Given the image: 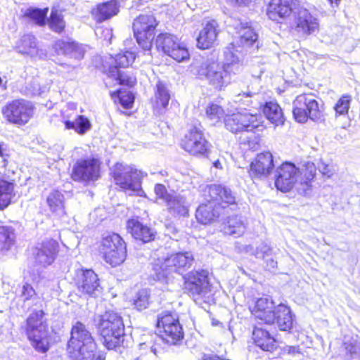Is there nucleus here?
<instances>
[{"instance_id": "36", "label": "nucleus", "mask_w": 360, "mask_h": 360, "mask_svg": "<svg viewBox=\"0 0 360 360\" xmlns=\"http://www.w3.org/2000/svg\"><path fill=\"white\" fill-rule=\"evenodd\" d=\"M15 244V229L10 226H0V250L8 252Z\"/></svg>"}, {"instance_id": "10", "label": "nucleus", "mask_w": 360, "mask_h": 360, "mask_svg": "<svg viewBox=\"0 0 360 360\" xmlns=\"http://www.w3.org/2000/svg\"><path fill=\"white\" fill-rule=\"evenodd\" d=\"M114 184L124 192H139L142 190L143 179L146 174L133 165L116 162L109 174Z\"/></svg>"}, {"instance_id": "14", "label": "nucleus", "mask_w": 360, "mask_h": 360, "mask_svg": "<svg viewBox=\"0 0 360 360\" xmlns=\"http://www.w3.org/2000/svg\"><path fill=\"white\" fill-rule=\"evenodd\" d=\"M34 104L22 98L13 99L7 102L1 110L5 121L17 127L27 124L34 117Z\"/></svg>"}, {"instance_id": "26", "label": "nucleus", "mask_w": 360, "mask_h": 360, "mask_svg": "<svg viewBox=\"0 0 360 360\" xmlns=\"http://www.w3.org/2000/svg\"><path fill=\"white\" fill-rule=\"evenodd\" d=\"M126 229L131 238L141 244L153 242L156 238V231L136 218L129 219L126 223Z\"/></svg>"}, {"instance_id": "46", "label": "nucleus", "mask_w": 360, "mask_h": 360, "mask_svg": "<svg viewBox=\"0 0 360 360\" xmlns=\"http://www.w3.org/2000/svg\"><path fill=\"white\" fill-rule=\"evenodd\" d=\"M150 295L148 290L141 289L135 295L132 300V304L139 311H142L148 307L150 303Z\"/></svg>"}, {"instance_id": "54", "label": "nucleus", "mask_w": 360, "mask_h": 360, "mask_svg": "<svg viewBox=\"0 0 360 360\" xmlns=\"http://www.w3.org/2000/svg\"><path fill=\"white\" fill-rule=\"evenodd\" d=\"M328 166L324 167V169L321 172L323 176H326V178H330L333 175V171L330 169L327 168Z\"/></svg>"}, {"instance_id": "2", "label": "nucleus", "mask_w": 360, "mask_h": 360, "mask_svg": "<svg viewBox=\"0 0 360 360\" xmlns=\"http://www.w3.org/2000/svg\"><path fill=\"white\" fill-rule=\"evenodd\" d=\"M44 310H34L25 321L24 333L32 348L39 353L46 354L52 346L49 324Z\"/></svg>"}, {"instance_id": "51", "label": "nucleus", "mask_w": 360, "mask_h": 360, "mask_svg": "<svg viewBox=\"0 0 360 360\" xmlns=\"http://www.w3.org/2000/svg\"><path fill=\"white\" fill-rule=\"evenodd\" d=\"M300 353V349L299 346H285L283 348L281 354L289 355L295 356Z\"/></svg>"}, {"instance_id": "45", "label": "nucleus", "mask_w": 360, "mask_h": 360, "mask_svg": "<svg viewBox=\"0 0 360 360\" xmlns=\"http://www.w3.org/2000/svg\"><path fill=\"white\" fill-rule=\"evenodd\" d=\"M243 224L238 216L228 217L223 225L224 232L227 235L238 236L242 233Z\"/></svg>"}, {"instance_id": "23", "label": "nucleus", "mask_w": 360, "mask_h": 360, "mask_svg": "<svg viewBox=\"0 0 360 360\" xmlns=\"http://www.w3.org/2000/svg\"><path fill=\"white\" fill-rule=\"evenodd\" d=\"M76 286L81 294L89 297H96L103 289L98 274L91 269H81Z\"/></svg>"}, {"instance_id": "41", "label": "nucleus", "mask_w": 360, "mask_h": 360, "mask_svg": "<svg viewBox=\"0 0 360 360\" xmlns=\"http://www.w3.org/2000/svg\"><path fill=\"white\" fill-rule=\"evenodd\" d=\"M238 32L240 43L243 46H252L257 40V34L250 25H241Z\"/></svg>"}, {"instance_id": "44", "label": "nucleus", "mask_w": 360, "mask_h": 360, "mask_svg": "<svg viewBox=\"0 0 360 360\" xmlns=\"http://www.w3.org/2000/svg\"><path fill=\"white\" fill-rule=\"evenodd\" d=\"M352 96L350 94H342L335 103L333 109L335 117L346 116L349 113Z\"/></svg>"}, {"instance_id": "13", "label": "nucleus", "mask_w": 360, "mask_h": 360, "mask_svg": "<svg viewBox=\"0 0 360 360\" xmlns=\"http://www.w3.org/2000/svg\"><path fill=\"white\" fill-rule=\"evenodd\" d=\"M159 20L152 12L141 13L133 20V35L139 46L144 51H150Z\"/></svg>"}, {"instance_id": "7", "label": "nucleus", "mask_w": 360, "mask_h": 360, "mask_svg": "<svg viewBox=\"0 0 360 360\" xmlns=\"http://www.w3.org/2000/svg\"><path fill=\"white\" fill-rule=\"evenodd\" d=\"M97 252L106 264L115 268L127 259V243L119 233L110 232L101 238L97 243Z\"/></svg>"}, {"instance_id": "56", "label": "nucleus", "mask_w": 360, "mask_h": 360, "mask_svg": "<svg viewBox=\"0 0 360 360\" xmlns=\"http://www.w3.org/2000/svg\"><path fill=\"white\" fill-rule=\"evenodd\" d=\"M213 165L214 167H215L216 168H219L221 169V163L219 162V160H216L214 163H213Z\"/></svg>"}, {"instance_id": "35", "label": "nucleus", "mask_w": 360, "mask_h": 360, "mask_svg": "<svg viewBox=\"0 0 360 360\" xmlns=\"http://www.w3.org/2000/svg\"><path fill=\"white\" fill-rule=\"evenodd\" d=\"M110 96L115 103H119L124 109H131L135 101V96L132 92L122 89L110 91Z\"/></svg>"}, {"instance_id": "20", "label": "nucleus", "mask_w": 360, "mask_h": 360, "mask_svg": "<svg viewBox=\"0 0 360 360\" xmlns=\"http://www.w3.org/2000/svg\"><path fill=\"white\" fill-rule=\"evenodd\" d=\"M298 168L290 162H282L276 170L274 184L282 193H289L295 189Z\"/></svg>"}, {"instance_id": "17", "label": "nucleus", "mask_w": 360, "mask_h": 360, "mask_svg": "<svg viewBox=\"0 0 360 360\" xmlns=\"http://www.w3.org/2000/svg\"><path fill=\"white\" fill-rule=\"evenodd\" d=\"M154 44L158 51L178 63L187 61L190 59L188 48L173 34L169 32L159 33L155 38Z\"/></svg>"}, {"instance_id": "30", "label": "nucleus", "mask_w": 360, "mask_h": 360, "mask_svg": "<svg viewBox=\"0 0 360 360\" xmlns=\"http://www.w3.org/2000/svg\"><path fill=\"white\" fill-rule=\"evenodd\" d=\"M273 319L270 325H276L281 331L291 333L295 324V316L290 308L284 304H277V309L274 311Z\"/></svg>"}, {"instance_id": "49", "label": "nucleus", "mask_w": 360, "mask_h": 360, "mask_svg": "<svg viewBox=\"0 0 360 360\" xmlns=\"http://www.w3.org/2000/svg\"><path fill=\"white\" fill-rule=\"evenodd\" d=\"M156 199L162 200L165 205L175 195L169 193L166 186L162 184H156L154 186Z\"/></svg>"}, {"instance_id": "4", "label": "nucleus", "mask_w": 360, "mask_h": 360, "mask_svg": "<svg viewBox=\"0 0 360 360\" xmlns=\"http://www.w3.org/2000/svg\"><path fill=\"white\" fill-rule=\"evenodd\" d=\"M97 332L103 345L108 349H115L124 342V324L117 313L106 311L99 316Z\"/></svg>"}, {"instance_id": "48", "label": "nucleus", "mask_w": 360, "mask_h": 360, "mask_svg": "<svg viewBox=\"0 0 360 360\" xmlns=\"http://www.w3.org/2000/svg\"><path fill=\"white\" fill-rule=\"evenodd\" d=\"M55 49L60 51L63 53L67 54L75 52L79 49V44L73 40L59 39L55 42Z\"/></svg>"}, {"instance_id": "3", "label": "nucleus", "mask_w": 360, "mask_h": 360, "mask_svg": "<svg viewBox=\"0 0 360 360\" xmlns=\"http://www.w3.org/2000/svg\"><path fill=\"white\" fill-rule=\"evenodd\" d=\"M97 343L91 333L81 321H77L71 328L70 337L67 344V352L74 360L94 357Z\"/></svg>"}, {"instance_id": "18", "label": "nucleus", "mask_w": 360, "mask_h": 360, "mask_svg": "<svg viewBox=\"0 0 360 360\" xmlns=\"http://www.w3.org/2000/svg\"><path fill=\"white\" fill-rule=\"evenodd\" d=\"M299 0H269L266 5V15L274 22L290 20L300 8Z\"/></svg>"}, {"instance_id": "32", "label": "nucleus", "mask_w": 360, "mask_h": 360, "mask_svg": "<svg viewBox=\"0 0 360 360\" xmlns=\"http://www.w3.org/2000/svg\"><path fill=\"white\" fill-rule=\"evenodd\" d=\"M167 212L176 219L189 217V206L184 197L175 195L167 204Z\"/></svg>"}, {"instance_id": "50", "label": "nucleus", "mask_w": 360, "mask_h": 360, "mask_svg": "<svg viewBox=\"0 0 360 360\" xmlns=\"http://www.w3.org/2000/svg\"><path fill=\"white\" fill-rule=\"evenodd\" d=\"M36 295V291L30 283H25L22 288L21 296L24 301L30 300Z\"/></svg>"}, {"instance_id": "1", "label": "nucleus", "mask_w": 360, "mask_h": 360, "mask_svg": "<svg viewBox=\"0 0 360 360\" xmlns=\"http://www.w3.org/2000/svg\"><path fill=\"white\" fill-rule=\"evenodd\" d=\"M205 202L200 203L195 212L198 224L210 225L217 221L221 213L231 206H237L236 198L232 191L220 184L205 186L201 191Z\"/></svg>"}, {"instance_id": "15", "label": "nucleus", "mask_w": 360, "mask_h": 360, "mask_svg": "<svg viewBox=\"0 0 360 360\" xmlns=\"http://www.w3.org/2000/svg\"><path fill=\"white\" fill-rule=\"evenodd\" d=\"M101 160L96 156L79 159L74 163L70 176L75 182L88 185L101 178Z\"/></svg>"}, {"instance_id": "59", "label": "nucleus", "mask_w": 360, "mask_h": 360, "mask_svg": "<svg viewBox=\"0 0 360 360\" xmlns=\"http://www.w3.org/2000/svg\"><path fill=\"white\" fill-rule=\"evenodd\" d=\"M135 360H139V359H135Z\"/></svg>"}, {"instance_id": "16", "label": "nucleus", "mask_w": 360, "mask_h": 360, "mask_svg": "<svg viewBox=\"0 0 360 360\" xmlns=\"http://www.w3.org/2000/svg\"><path fill=\"white\" fill-rule=\"evenodd\" d=\"M195 258L190 252H179L172 254L160 264H155V279L162 281L167 279L171 271L177 273L186 271L194 264Z\"/></svg>"}, {"instance_id": "28", "label": "nucleus", "mask_w": 360, "mask_h": 360, "mask_svg": "<svg viewBox=\"0 0 360 360\" xmlns=\"http://www.w3.org/2000/svg\"><path fill=\"white\" fill-rule=\"evenodd\" d=\"M252 340L255 346L264 352L273 353L278 347L275 335L262 326H254Z\"/></svg>"}, {"instance_id": "39", "label": "nucleus", "mask_w": 360, "mask_h": 360, "mask_svg": "<svg viewBox=\"0 0 360 360\" xmlns=\"http://www.w3.org/2000/svg\"><path fill=\"white\" fill-rule=\"evenodd\" d=\"M49 8H29L22 14L23 18H28L37 25L43 27L46 24Z\"/></svg>"}, {"instance_id": "47", "label": "nucleus", "mask_w": 360, "mask_h": 360, "mask_svg": "<svg viewBox=\"0 0 360 360\" xmlns=\"http://www.w3.org/2000/svg\"><path fill=\"white\" fill-rule=\"evenodd\" d=\"M207 117L211 120H220L225 115L224 108L216 102H210L205 108Z\"/></svg>"}, {"instance_id": "21", "label": "nucleus", "mask_w": 360, "mask_h": 360, "mask_svg": "<svg viewBox=\"0 0 360 360\" xmlns=\"http://www.w3.org/2000/svg\"><path fill=\"white\" fill-rule=\"evenodd\" d=\"M60 252V244L58 240L48 238L42 241L39 246L34 248L33 257L36 264L46 267L51 265Z\"/></svg>"}, {"instance_id": "5", "label": "nucleus", "mask_w": 360, "mask_h": 360, "mask_svg": "<svg viewBox=\"0 0 360 360\" xmlns=\"http://www.w3.org/2000/svg\"><path fill=\"white\" fill-rule=\"evenodd\" d=\"M136 59V54L129 51L117 53L110 62L104 65L103 73L121 86L133 88L137 83L136 74L127 70Z\"/></svg>"}, {"instance_id": "11", "label": "nucleus", "mask_w": 360, "mask_h": 360, "mask_svg": "<svg viewBox=\"0 0 360 360\" xmlns=\"http://www.w3.org/2000/svg\"><path fill=\"white\" fill-rule=\"evenodd\" d=\"M183 286L195 302H206L205 299L212 289L210 271L206 269L190 271L183 276Z\"/></svg>"}, {"instance_id": "19", "label": "nucleus", "mask_w": 360, "mask_h": 360, "mask_svg": "<svg viewBox=\"0 0 360 360\" xmlns=\"http://www.w3.org/2000/svg\"><path fill=\"white\" fill-rule=\"evenodd\" d=\"M261 117L257 114L236 112L224 119L226 128L232 133L253 131L261 125Z\"/></svg>"}, {"instance_id": "40", "label": "nucleus", "mask_w": 360, "mask_h": 360, "mask_svg": "<svg viewBox=\"0 0 360 360\" xmlns=\"http://www.w3.org/2000/svg\"><path fill=\"white\" fill-rule=\"evenodd\" d=\"M155 104L158 109H166L170 100V94L166 85L160 81L156 84Z\"/></svg>"}, {"instance_id": "57", "label": "nucleus", "mask_w": 360, "mask_h": 360, "mask_svg": "<svg viewBox=\"0 0 360 360\" xmlns=\"http://www.w3.org/2000/svg\"><path fill=\"white\" fill-rule=\"evenodd\" d=\"M6 155L4 152V148H2L1 145L0 144V157L1 158H4L5 157Z\"/></svg>"}, {"instance_id": "31", "label": "nucleus", "mask_w": 360, "mask_h": 360, "mask_svg": "<svg viewBox=\"0 0 360 360\" xmlns=\"http://www.w3.org/2000/svg\"><path fill=\"white\" fill-rule=\"evenodd\" d=\"M120 12V4L117 0H108L99 3L91 10V14L97 22L108 20Z\"/></svg>"}, {"instance_id": "12", "label": "nucleus", "mask_w": 360, "mask_h": 360, "mask_svg": "<svg viewBox=\"0 0 360 360\" xmlns=\"http://www.w3.org/2000/svg\"><path fill=\"white\" fill-rule=\"evenodd\" d=\"M324 110L323 105L319 103L312 93L301 94L293 101V117L300 123H306L308 120H323Z\"/></svg>"}, {"instance_id": "29", "label": "nucleus", "mask_w": 360, "mask_h": 360, "mask_svg": "<svg viewBox=\"0 0 360 360\" xmlns=\"http://www.w3.org/2000/svg\"><path fill=\"white\" fill-rule=\"evenodd\" d=\"M249 309L255 319L261 321L265 325H270V321L274 320L273 316L277 309V305L269 298L259 297Z\"/></svg>"}, {"instance_id": "22", "label": "nucleus", "mask_w": 360, "mask_h": 360, "mask_svg": "<svg viewBox=\"0 0 360 360\" xmlns=\"http://www.w3.org/2000/svg\"><path fill=\"white\" fill-rule=\"evenodd\" d=\"M316 167L314 162H307L298 168L295 191L298 195L305 196L311 192L316 178Z\"/></svg>"}, {"instance_id": "53", "label": "nucleus", "mask_w": 360, "mask_h": 360, "mask_svg": "<svg viewBox=\"0 0 360 360\" xmlns=\"http://www.w3.org/2000/svg\"><path fill=\"white\" fill-rule=\"evenodd\" d=\"M266 266L268 268L269 270L274 269L277 267V262L274 259H269L266 260Z\"/></svg>"}, {"instance_id": "25", "label": "nucleus", "mask_w": 360, "mask_h": 360, "mask_svg": "<svg viewBox=\"0 0 360 360\" xmlns=\"http://www.w3.org/2000/svg\"><path fill=\"white\" fill-rule=\"evenodd\" d=\"M294 29L304 35H310L319 30V23L316 18L306 8H297L294 14Z\"/></svg>"}, {"instance_id": "6", "label": "nucleus", "mask_w": 360, "mask_h": 360, "mask_svg": "<svg viewBox=\"0 0 360 360\" xmlns=\"http://www.w3.org/2000/svg\"><path fill=\"white\" fill-rule=\"evenodd\" d=\"M238 72V63L231 62L222 65L214 60L202 63L196 69V76L200 79H205L209 84L217 90H221L231 82L232 75Z\"/></svg>"}, {"instance_id": "55", "label": "nucleus", "mask_w": 360, "mask_h": 360, "mask_svg": "<svg viewBox=\"0 0 360 360\" xmlns=\"http://www.w3.org/2000/svg\"><path fill=\"white\" fill-rule=\"evenodd\" d=\"M331 6H338L340 3V0H327Z\"/></svg>"}, {"instance_id": "52", "label": "nucleus", "mask_w": 360, "mask_h": 360, "mask_svg": "<svg viewBox=\"0 0 360 360\" xmlns=\"http://www.w3.org/2000/svg\"><path fill=\"white\" fill-rule=\"evenodd\" d=\"M232 4L236 6H247L250 3V0H226Z\"/></svg>"}, {"instance_id": "58", "label": "nucleus", "mask_w": 360, "mask_h": 360, "mask_svg": "<svg viewBox=\"0 0 360 360\" xmlns=\"http://www.w3.org/2000/svg\"><path fill=\"white\" fill-rule=\"evenodd\" d=\"M122 114H124V115H127V116H129V115H131V113H127V112H122Z\"/></svg>"}, {"instance_id": "34", "label": "nucleus", "mask_w": 360, "mask_h": 360, "mask_svg": "<svg viewBox=\"0 0 360 360\" xmlns=\"http://www.w3.org/2000/svg\"><path fill=\"white\" fill-rule=\"evenodd\" d=\"M15 183L13 179L5 178L0 174V210L6 209L15 195Z\"/></svg>"}, {"instance_id": "42", "label": "nucleus", "mask_w": 360, "mask_h": 360, "mask_svg": "<svg viewBox=\"0 0 360 360\" xmlns=\"http://www.w3.org/2000/svg\"><path fill=\"white\" fill-rule=\"evenodd\" d=\"M17 46L22 54H32L37 50L36 38L32 34H25L19 40Z\"/></svg>"}, {"instance_id": "38", "label": "nucleus", "mask_w": 360, "mask_h": 360, "mask_svg": "<svg viewBox=\"0 0 360 360\" xmlns=\"http://www.w3.org/2000/svg\"><path fill=\"white\" fill-rule=\"evenodd\" d=\"M63 124L66 129L75 130L80 135L85 134L91 127L88 118L82 115H77L75 121L65 120Z\"/></svg>"}, {"instance_id": "37", "label": "nucleus", "mask_w": 360, "mask_h": 360, "mask_svg": "<svg viewBox=\"0 0 360 360\" xmlns=\"http://www.w3.org/2000/svg\"><path fill=\"white\" fill-rule=\"evenodd\" d=\"M46 22L49 28L54 32L61 34L65 30L66 23L62 11L58 8H52Z\"/></svg>"}, {"instance_id": "33", "label": "nucleus", "mask_w": 360, "mask_h": 360, "mask_svg": "<svg viewBox=\"0 0 360 360\" xmlns=\"http://www.w3.org/2000/svg\"><path fill=\"white\" fill-rule=\"evenodd\" d=\"M265 117L274 126L283 125L285 118L281 107L276 101H266L261 107Z\"/></svg>"}, {"instance_id": "24", "label": "nucleus", "mask_w": 360, "mask_h": 360, "mask_svg": "<svg viewBox=\"0 0 360 360\" xmlns=\"http://www.w3.org/2000/svg\"><path fill=\"white\" fill-rule=\"evenodd\" d=\"M274 168V157L269 151L260 153L251 162L248 169L252 179H261L269 175Z\"/></svg>"}, {"instance_id": "8", "label": "nucleus", "mask_w": 360, "mask_h": 360, "mask_svg": "<svg viewBox=\"0 0 360 360\" xmlns=\"http://www.w3.org/2000/svg\"><path fill=\"white\" fill-rule=\"evenodd\" d=\"M180 148L189 156L198 159H208L213 146L207 139L202 126L192 125L179 140Z\"/></svg>"}, {"instance_id": "43", "label": "nucleus", "mask_w": 360, "mask_h": 360, "mask_svg": "<svg viewBox=\"0 0 360 360\" xmlns=\"http://www.w3.org/2000/svg\"><path fill=\"white\" fill-rule=\"evenodd\" d=\"M47 204L53 212L64 211V196L58 190L51 191L46 199Z\"/></svg>"}, {"instance_id": "9", "label": "nucleus", "mask_w": 360, "mask_h": 360, "mask_svg": "<svg viewBox=\"0 0 360 360\" xmlns=\"http://www.w3.org/2000/svg\"><path fill=\"white\" fill-rule=\"evenodd\" d=\"M155 328L158 337L167 345H179L184 339V330L179 315L174 311H164L159 314Z\"/></svg>"}, {"instance_id": "27", "label": "nucleus", "mask_w": 360, "mask_h": 360, "mask_svg": "<svg viewBox=\"0 0 360 360\" xmlns=\"http://www.w3.org/2000/svg\"><path fill=\"white\" fill-rule=\"evenodd\" d=\"M220 28L218 22L215 19L207 20L196 39L197 47L200 50L212 48L217 43Z\"/></svg>"}]
</instances>
